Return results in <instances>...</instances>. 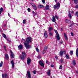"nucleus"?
Listing matches in <instances>:
<instances>
[{"label": "nucleus", "instance_id": "nucleus-56", "mask_svg": "<svg viewBox=\"0 0 78 78\" xmlns=\"http://www.w3.org/2000/svg\"><path fill=\"white\" fill-rule=\"evenodd\" d=\"M22 39H23V41H25V40H24V39L22 38Z\"/></svg>", "mask_w": 78, "mask_h": 78}, {"label": "nucleus", "instance_id": "nucleus-34", "mask_svg": "<svg viewBox=\"0 0 78 78\" xmlns=\"http://www.w3.org/2000/svg\"><path fill=\"white\" fill-rule=\"evenodd\" d=\"M26 22V20H23V24H25V22Z\"/></svg>", "mask_w": 78, "mask_h": 78}, {"label": "nucleus", "instance_id": "nucleus-32", "mask_svg": "<svg viewBox=\"0 0 78 78\" xmlns=\"http://www.w3.org/2000/svg\"><path fill=\"white\" fill-rule=\"evenodd\" d=\"M62 65H60L59 66V69H62Z\"/></svg>", "mask_w": 78, "mask_h": 78}, {"label": "nucleus", "instance_id": "nucleus-21", "mask_svg": "<svg viewBox=\"0 0 78 78\" xmlns=\"http://www.w3.org/2000/svg\"><path fill=\"white\" fill-rule=\"evenodd\" d=\"M64 36H65V38L66 39V40H67V35H66V34L64 33Z\"/></svg>", "mask_w": 78, "mask_h": 78}, {"label": "nucleus", "instance_id": "nucleus-46", "mask_svg": "<svg viewBox=\"0 0 78 78\" xmlns=\"http://www.w3.org/2000/svg\"><path fill=\"white\" fill-rule=\"evenodd\" d=\"M62 43H63V42L62 41L60 43V44H62Z\"/></svg>", "mask_w": 78, "mask_h": 78}, {"label": "nucleus", "instance_id": "nucleus-48", "mask_svg": "<svg viewBox=\"0 0 78 78\" xmlns=\"http://www.w3.org/2000/svg\"><path fill=\"white\" fill-rule=\"evenodd\" d=\"M55 58H56V59H58V56H55Z\"/></svg>", "mask_w": 78, "mask_h": 78}, {"label": "nucleus", "instance_id": "nucleus-17", "mask_svg": "<svg viewBox=\"0 0 78 78\" xmlns=\"http://www.w3.org/2000/svg\"><path fill=\"white\" fill-rule=\"evenodd\" d=\"M49 5H47L44 8L45 10H47V9H49Z\"/></svg>", "mask_w": 78, "mask_h": 78}, {"label": "nucleus", "instance_id": "nucleus-4", "mask_svg": "<svg viewBox=\"0 0 78 78\" xmlns=\"http://www.w3.org/2000/svg\"><path fill=\"white\" fill-rule=\"evenodd\" d=\"M59 7H60V3L59 2L57 3L56 5H55L54 6V9H56V8H57V9H59Z\"/></svg>", "mask_w": 78, "mask_h": 78}, {"label": "nucleus", "instance_id": "nucleus-10", "mask_svg": "<svg viewBox=\"0 0 78 78\" xmlns=\"http://www.w3.org/2000/svg\"><path fill=\"white\" fill-rule=\"evenodd\" d=\"M10 52L11 53V54L10 55V56H11V58H14V55L13 54L12 51H10Z\"/></svg>", "mask_w": 78, "mask_h": 78}, {"label": "nucleus", "instance_id": "nucleus-45", "mask_svg": "<svg viewBox=\"0 0 78 78\" xmlns=\"http://www.w3.org/2000/svg\"><path fill=\"white\" fill-rule=\"evenodd\" d=\"M33 73H34V74H36V70L34 71L33 72Z\"/></svg>", "mask_w": 78, "mask_h": 78}, {"label": "nucleus", "instance_id": "nucleus-30", "mask_svg": "<svg viewBox=\"0 0 78 78\" xmlns=\"http://www.w3.org/2000/svg\"><path fill=\"white\" fill-rule=\"evenodd\" d=\"M73 63L74 66H75V65H76V62H75V60L73 61Z\"/></svg>", "mask_w": 78, "mask_h": 78}, {"label": "nucleus", "instance_id": "nucleus-29", "mask_svg": "<svg viewBox=\"0 0 78 78\" xmlns=\"http://www.w3.org/2000/svg\"><path fill=\"white\" fill-rule=\"evenodd\" d=\"M2 65H3V62L2 61L0 63V67H2Z\"/></svg>", "mask_w": 78, "mask_h": 78}, {"label": "nucleus", "instance_id": "nucleus-15", "mask_svg": "<svg viewBox=\"0 0 78 78\" xmlns=\"http://www.w3.org/2000/svg\"><path fill=\"white\" fill-rule=\"evenodd\" d=\"M5 59L6 60H8L9 59V57H8V55L7 54H6L5 55Z\"/></svg>", "mask_w": 78, "mask_h": 78}, {"label": "nucleus", "instance_id": "nucleus-23", "mask_svg": "<svg viewBox=\"0 0 78 78\" xmlns=\"http://www.w3.org/2000/svg\"><path fill=\"white\" fill-rule=\"evenodd\" d=\"M50 72L51 71L50 70H48L47 72L48 75V76H50Z\"/></svg>", "mask_w": 78, "mask_h": 78}, {"label": "nucleus", "instance_id": "nucleus-25", "mask_svg": "<svg viewBox=\"0 0 78 78\" xmlns=\"http://www.w3.org/2000/svg\"><path fill=\"white\" fill-rule=\"evenodd\" d=\"M66 58L67 59H70V58H69V55L67 54H66Z\"/></svg>", "mask_w": 78, "mask_h": 78}, {"label": "nucleus", "instance_id": "nucleus-16", "mask_svg": "<svg viewBox=\"0 0 78 78\" xmlns=\"http://www.w3.org/2000/svg\"><path fill=\"white\" fill-rule=\"evenodd\" d=\"M18 48L19 50H21L23 48V46L22 44H20L18 46Z\"/></svg>", "mask_w": 78, "mask_h": 78}, {"label": "nucleus", "instance_id": "nucleus-19", "mask_svg": "<svg viewBox=\"0 0 78 78\" xmlns=\"http://www.w3.org/2000/svg\"><path fill=\"white\" fill-rule=\"evenodd\" d=\"M69 17L70 18V19H72V15L70 14V12H69V15H68Z\"/></svg>", "mask_w": 78, "mask_h": 78}, {"label": "nucleus", "instance_id": "nucleus-62", "mask_svg": "<svg viewBox=\"0 0 78 78\" xmlns=\"http://www.w3.org/2000/svg\"><path fill=\"white\" fill-rule=\"evenodd\" d=\"M51 78H52V77H51Z\"/></svg>", "mask_w": 78, "mask_h": 78}, {"label": "nucleus", "instance_id": "nucleus-61", "mask_svg": "<svg viewBox=\"0 0 78 78\" xmlns=\"http://www.w3.org/2000/svg\"><path fill=\"white\" fill-rule=\"evenodd\" d=\"M34 16H35V14H34Z\"/></svg>", "mask_w": 78, "mask_h": 78}, {"label": "nucleus", "instance_id": "nucleus-20", "mask_svg": "<svg viewBox=\"0 0 78 78\" xmlns=\"http://www.w3.org/2000/svg\"><path fill=\"white\" fill-rule=\"evenodd\" d=\"M66 23H70V21L69 20H66Z\"/></svg>", "mask_w": 78, "mask_h": 78}, {"label": "nucleus", "instance_id": "nucleus-26", "mask_svg": "<svg viewBox=\"0 0 78 78\" xmlns=\"http://www.w3.org/2000/svg\"><path fill=\"white\" fill-rule=\"evenodd\" d=\"M47 50V47L46 46L44 47L43 50H44V51H46Z\"/></svg>", "mask_w": 78, "mask_h": 78}, {"label": "nucleus", "instance_id": "nucleus-36", "mask_svg": "<svg viewBox=\"0 0 78 78\" xmlns=\"http://www.w3.org/2000/svg\"><path fill=\"white\" fill-rule=\"evenodd\" d=\"M4 48L5 51H6L7 50L6 49V47L5 46H4Z\"/></svg>", "mask_w": 78, "mask_h": 78}, {"label": "nucleus", "instance_id": "nucleus-51", "mask_svg": "<svg viewBox=\"0 0 78 78\" xmlns=\"http://www.w3.org/2000/svg\"><path fill=\"white\" fill-rule=\"evenodd\" d=\"M51 67H54V66L53 65H51Z\"/></svg>", "mask_w": 78, "mask_h": 78}, {"label": "nucleus", "instance_id": "nucleus-37", "mask_svg": "<svg viewBox=\"0 0 78 78\" xmlns=\"http://www.w3.org/2000/svg\"><path fill=\"white\" fill-rule=\"evenodd\" d=\"M36 50L37 52H39V49H38V48H36Z\"/></svg>", "mask_w": 78, "mask_h": 78}, {"label": "nucleus", "instance_id": "nucleus-2", "mask_svg": "<svg viewBox=\"0 0 78 78\" xmlns=\"http://www.w3.org/2000/svg\"><path fill=\"white\" fill-rule=\"evenodd\" d=\"M22 55L20 56V58L21 59L23 60L25 59V58H26L27 56V55L25 52H23L22 53Z\"/></svg>", "mask_w": 78, "mask_h": 78}, {"label": "nucleus", "instance_id": "nucleus-60", "mask_svg": "<svg viewBox=\"0 0 78 78\" xmlns=\"http://www.w3.org/2000/svg\"><path fill=\"white\" fill-rule=\"evenodd\" d=\"M32 0V1H34V0Z\"/></svg>", "mask_w": 78, "mask_h": 78}, {"label": "nucleus", "instance_id": "nucleus-7", "mask_svg": "<svg viewBox=\"0 0 78 78\" xmlns=\"http://www.w3.org/2000/svg\"><path fill=\"white\" fill-rule=\"evenodd\" d=\"M2 77L3 78H8V74L6 73H5L4 74H2Z\"/></svg>", "mask_w": 78, "mask_h": 78}, {"label": "nucleus", "instance_id": "nucleus-8", "mask_svg": "<svg viewBox=\"0 0 78 78\" xmlns=\"http://www.w3.org/2000/svg\"><path fill=\"white\" fill-rule=\"evenodd\" d=\"M60 55V56H62L63 54H66V51L65 50L61 51L59 53Z\"/></svg>", "mask_w": 78, "mask_h": 78}, {"label": "nucleus", "instance_id": "nucleus-58", "mask_svg": "<svg viewBox=\"0 0 78 78\" xmlns=\"http://www.w3.org/2000/svg\"><path fill=\"white\" fill-rule=\"evenodd\" d=\"M61 30H62V28H61Z\"/></svg>", "mask_w": 78, "mask_h": 78}, {"label": "nucleus", "instance_id": "nucleus-27", "mask_svg": "<svg viewBox=\"0 0 78 78\" xmlns=\"http://www.w3.org/2000/svg\"><path fill=\"white\" fill-rule=\"evenodd\" d=\"M3 36L5 39H6V34H3Z\"/></svg>", "mask_w": 78, "mask_h": 78}, {"label": "nucleus", "instance_id": "nucleus-39", "mask_svg": "<svg viewBox=\"0 0 78 78\" xmlns=\"http://www.w3.org/2000/svg\"><path fill=\"white\" fill-rule=\"evenodd\" d=\"M49 36H52V33H51V32H50L49 33Z\"/></svg>", "mask_w": 78, "mask_h": 78}, {"label": "nucleus", "instance_id": "nucleus-47", "mask_svg": "<svg viewBox=\"0 0 78 78\" xmlns=\"http://www.w3.org/2000/svg\"><path fill=\"white\" fill-rule=\"evenodd\" d=\"M76 8H78V5H76Z\"/></svg>", "mask_w": 78, "mask_h": 78}, {"label": "nucleus", "instance_id": "nucleus-1", "mask_svg": "<svg viewBox=\"0 0 78 78\" xmlns=\"http://www.w3.org/2000/svg\"><path fill=\"white\" fill-rule=\"evenodd\" d=\"M31 40H32V38H31V37H28L27 38L26 41L24 43V45L26 48H30L29 43H30V42H31Z\"/></svg>", "mask_w": 78, "mask_h": 78}, {"label": "nucleus", "instance_id": "nucleus-41", "mask_svg": "<svg viewBox=\"0 0 78 78\" xmlns=\"http://www.w3.org/2000/svg\"><path fill=\"white\" fill-rule=\"evenodd\" d=\"M27 10L29 12H30V8H28L27 9Z\"/></svg>", "mask_w": 78, "mask_h": 78}, {"label": "nucleus", "instance_id": "nucleus-14", "mask_svg": "<svg viewBox=\"0 0 78 78\" xmlns=\"http://www.w3.org/2000/svg\"><path fill=\"white\" fill-rule=\"evenodd\" d=\"M51 20L53 22H56V19H55V17L54 16H53L52 17V19H51Z\"/></svg>", "mask_w": 78, "mask_h": 78}, {"label": "nucleus", "instance_id": "nucleus-55", "mask_svg": "<svg viewBox=\"0 0 78 78\" xmlns=\"http://www.w3.org/2000/svg\"><path fill=\"white\" fill-rule=\"evenodd\" d=\"M33 12V13H34H34H35L33 11V12Z\"/></svg>", "mask_w": 78, "mask_h": 78}, {"label": "nucleus", "instance_id": "nucleus-22", "mask_svg": "<svg viewBox=\"0 0 78 78\" xmlns=\"http://www.w3.org/2000/svg\"><path fill=\"white\" fill-rule=\"evenodd\" d=\"M76 55L78 57V48H77L76 49Z\"/></svg>", "mask_w": 78, "mask_h": 78}, {"label": "nucleus", "instance_id": "nucleus-50", "mask_svg": "<svg viewBox=\"0 0 78 78\" xmlns=\"http://www.w3.org/2000/svg\"><path fill=\"white\" fill-rule=\"evenodd\" d=\"M71 12V13L73 14L74 13V12L73 11H72Z\"/></svg>", "mask_w": 78, "mask_h": 78}, {"label": "nucleus", "instance_id": "nucleus-31", "mask_svg": "<svg viewBox=\"0 0 78 78\" xmlns=\"http://www.w3.org/2000/svg\"><path fill=\"white\" fill-rule=\"evenodd\" d=\"M33 7L35 9V10H36V9H37V8L36 7V6L35 5L33 6Z\"/></svg>", "mask_w": 78, "mask_h": 78}, {"label": "nucleus", "instance_id": "nucleus-5", "mask_svg": "<svg viewBox=\"0 0 78 78\" xmlns=\"http://www.w3.org/2000/svg\"><path fill=\"white\" fill-rule=\"evenodd\" d=\"M39 64L41 67H44V62L43 61H39Z\"/></svg>", "mask_w": 78, "mask_h": 78}, {"label": "nucleus", "instance_id": "nucleus-44", "mask_svg": "<svg viewBox=\"0 0 78 78\" xmlns=\"http://www.w3.org/2000/svg\"><path fill=\"white\" fill-rule=\"evenodd\" d=\"M11 42V41L9 40H7V42Z\"/></svg>", "mask_w": 78, "mask_h": 78}, {"label": "nucleus", "instance_id": "nucleus-40", "mask_svg": "<svg viewBox=\"0 0 78 78\" xmlns=\"http://www.w3.org/2000/svg\"><path fill=\"white\" fill-rule=\"evenodd\" d=\"M55 17L57 19H58V17L56 15H55Z\"/></svg>", "mask_w": 78, "mask_h": 78}, {"label": "nucleus", "instance_id": "nucleus-43", "mask_svg": "<svg viewBox=\"0 0 78 78\" xmlns=\"http://www.w3.org/2000/svg\"><path fill=\"white\" fill-rule=\"evenodd\" d=\"M30 5H32V6H33L35 5L34 4H33L32 3H31Z\"/></svg>", "mask_w": 78, "mask_h": 78}, {"label": "nucleus", "instance_id": "nucleus-42", "mask_svg": "<svg viewBox=\"0 0 78 78\" xmlns=\"http://www.w3.org/2000/svg\"><path fill=\"white\" fill-rule=\"evenodd\" d=\"M71 35H72V36H74V34H73V32H71Z\"/></svg>", "mask_w": 78, "mask_h": 78}, {"label": "nucleus", "instance_id": "nucleus-9", "mask_svg": "<svg viewBox=\"0 0 78 78\" xmlns=\"http://www.w3.org/2000/svg\"><path fill=\"white\" fill-rule=\"evenodd\" d=\"M31 58H28L27 59V63L28 64H30V63H31Z\"/></svg>", "mask_w": 78, "mask_h": 78}, {"label": "nucleus", "instance_id": "nucleus-33", "mask_svg": "<svg viewBox=\"0 0 78 78\" xmlns=\"http://www.w3.org/2000/svg\"><path fill=\"white\" fill-rule=\"evenodd\" d=\"M73 53V51H71L70 52V54L71 55H72Z\"/></svg>", "mask_w": 78, "mask_h": 78}, {"label": "nucleus", "instance_id": "nucleus-53", "mask_svg": "<svg viewBox=\"0 0 78 78\" xmlns=\"http://www.w3.org/2000/svg\"><path fill=\"white\" fill-rule=\"evenodd\" d=\"M55 1L56 3H57V0H55Z\"/></svg>", "mask_w": 78, "mask_h": 78}, {"label": "nucleus", "instance_id": "nucleus-54", "mask_svg": "<svg viewBox=\"0 0 78 78\" xmlns=\"http://www.w3.org/2000/svg\"><path fill=\"white\" fill-rule=\"evenodd\" d=\"M8 14L9 16H10V14H9V13H8Z\"/></svg>", "mask_w": 78, "mask_h": 78}, {"label": "nucleus", "instance_id": "nucleus-28", "mask_svg": "<svg viewBox=\"0 0 78 78\" xmlns=\"http://www.w3.org/2000/svg\"><path fill=\"white\" fill-rule=\"evenodd\" d=\"M74 3L78 4V0H74Z\"/></svg>", "mask_w": 78, "mask_h": 78}, {"label": "nucleus", "instance_id": "nucleus-57", "mask_svg": "<svg viewBox=\"0 0 78 78\" xmlns=\"http://www.w3.org/2000/svg\"><path fill=\"white\" fill-rule=\"evenodd\" d=\"M4 27H6V25L5 24H4Z\"/></svg>", "mask_w": 78, "mask_h": 78}, {"label": "nucleus", "instance_id": "nucleus-12", "mask_svg": "<svg viewBox=\"0 0 78 78\" xmlns=\"http://www.w3.org/2000/svg\"><path fill=\"white\" fill-rule=\"evenodd\" d=\"M44 34L45 38H47V37H48V35L47 34V33L46 32V31H44Z\"/></svg>", "mask_w": 78, "mask_h": 78}, {"label": "nucleus", "instance_id": "nucleus-63", "mask_svg": "<svg viewBox=\"0 0 78 78\" xmlns=\"http://www.w3.org/2000/svg\"><path fill=\"white\" fill-rule=\"evenodd\" d=\"M71 22H73V21H71Z\"/></svg>", "mask_w": 78, "mask_h": 78}, {"label": "nucleus", "instance_id": "nucleus-49", "mask_svg": "<svg viewBox=\"0 0 78 78\" xmlns=\"http://www.w3.org/2000/svg\"><path fill=\"white\" fill-rule=\"evenodd\" d=\"M45 53V51L43 50V54H44V53Z\"/></svg>", "mask_w": 78, "mask_h": 78}, {"label": "nucleus", "instance_id": "nucleus-38", "mask_svg": "<svg viewBox=\"0 0 78 78\" xmlns=\"http://www.w3.org/2000/svg\"><path fill=\"white\" fill-rule=\"evenodd\" d=\"M42 2L44 4L45 1V0H42Z\"/></svg>", "mask_w": 78, "mask_h": 78}, {"label": "nucleus", "instance_id": "nucleus-13", "mask_svg": "<svg viewBox=\"0 0 78 78\" xmlns=\"http://www.w3.org/2000/svg\"><path fill=\"white\" fill-rule=\"evenodd\" d=\"M38 8H44V5H43L40 4L38 5Z\"/></svg>", "mask_w": 78, "mask_h": 78}, {"label": "nucleus", "instance_id": "nucleus-6", "mask_svg": "<svg viewBox=\"0 0 78 78\" xmlns=\"http://www.w3.org/2000/svg\"><path fill=\"white\" fill-rule=\"evenodd\" d=\"M27 75L28 77V78H31V73L29 71H27V74H26L27 76Z\"/></svg>", "mask_w": 78, "mask_h": 78}, {"label": "nucleus", "instance_id": "nucleus-18", "mask_svg": "<svg viewBox=\"0 0 78 78\" xmlns=\"http://www.w3.org/2000/svg\"><path fill=\"white\" fill-rule=\"evenodd\" d=\"M3 10V8L2 7L0 9V16L1 15V14H2V12Z\"/></svg>", "mask_w": 78, "mask_h": 78}, {"label": "nucleus", "instance_id": "nucleus-24", "mask_svg": "<svg viewBox=\"0 0 78 78\" xmlns=\"http://www.w3.org/2000/svg\"><path fill=\"white\" fill-rule=\"evenodd\" d=\"M53 28L52 27H50L49 28V31H50L51 30H53Z\"/></svg>", "mask_w": 78, "mask_h": 78}, {"label": "nucleus", "instance_id": "nucleus-52", "mask_svg": "<svg viewBox=\"0 0 78 78\" xmlns=\"http://www.w3.org/2000/svg\"><path fill=\"white\" fill-rule=\"evenodd\" d=\"M72 26V24H71L70 26H69V27H71Z\"/></svg>", "mask_w": 78, "mask_h": 78}, {"label": "nucleus", "instance_id": "nucleus-11", "mask_svg": "<svg viewBox=\"0 0 78 78\" xmlns=\"http://www.w3.org/2000/svg\"><path fill=\"white\" fill-rule=\"evenodd\" d=\"M11 63L12 64V68H14V61L12 60L11 62Z\"/></svg>", "mask_w": 78, "mask_h": 78}, {"label": "nucleus", "instance_id": "nucleus-3", "mask_svg": "<svg viewBox=\"0 0 78 78\" xmlns=\"http://www.w3.org/2000/svg\"><path fill=\"white\" fill-rule=\"evenodd\" d=\"M54 31H55V33L56 34V37L57 38V39L58 41H59L60 40V37H59V34H58V31L56 30H54Z\"/></svg>", "mask_w": 78, "mask_h": 78}, {"label": "nucleus", "instance_id": "nucleus-59", "mask_svg": "<svg viewBox=\"0 0 78 78\" xmlns=\"http://www.w3.org/2000/svg\"><path fill=\"white\" fill-rule=\"evenodd\" d=\"M46 63H47L48 62H47V61H46Z\"/></svg>", "mask_w": 78, "mask_h": 78}, {"label": "nucleus", "instance_id": "nucleus-64", "mask_svg": "<svg viewBox=\"0 0 78 78\" xmlns=\"http://www.w3.org/2000/svg\"><path fill=\"white\" fill-rule=\"evenodd\" d=\"M69 78H71V77H69Z\"/></svg>", "mask_w": 78, "mask_h": 78}, {"label": "nucleus", "instance_id": "nucleus-35", "mask_svg": "<svg viewBox=\"0 0 78 78\" xmlns=\"http://www.w3.org/2000/svg\"><path fill=\"white\" fill-rule=\"evenodd\" d=\"M60 62L62 64L63 63V59H62V58L60 60Z\"/></svg>", "mask_w": 78, "mask_h": 78}]
</instances>
